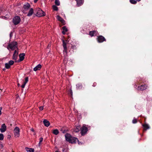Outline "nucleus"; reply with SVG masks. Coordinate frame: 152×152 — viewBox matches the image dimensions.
Instances as JSON below:
<instances>
[{
	"label": "nucleus",
	"instance_id": "obj_1",
	"mask_svg": "<svg viewBox=\"0 0 152 152\" xmlns=\"http://www.w3.org/2000/svg\"><path fill=\"white\" fill-rule=\"evenodd\" d=\"M7 48L8 50H9V49H10L12 50H18L17 43L15 42H13L9 44Z\"/></svg>",
	"mask_w": 152,
	"mask_h": 152
},
{
	"label": "nucleus",
	"instance_id": "obj_29",
	"mask_svg": "<svg viewBox=\"0 0 152 152\" xmlns=\"http://www.w3.org/2000/svg\"><path fill=\"white\" fill-rule=\"evenodd\" d=\"M130 2L132 4H135L137 3V1L135 0H130Z\"/></svg>",
	"mask_w": 152,
	"mask_h": 152
},
{
	"label": "nucleus",
	"instance_id": "obj_4",
	"mask_svg": "<svg viewBox=\"0 0 152 152\" xmlns=\"http://www.w3.org/2000/svg\"><path fill=\"white\" fill-rule=\"evenodd\" d=\"M20 129L18 127H16L14 129L13 132L15 136L16 137L20 136Z\"/></svg>",
	"mask_w": 152,
	"mask_h": 152
},
{
	"label": "nucleus",
	"instance_id": "obj_44",
	"mask_svg": "<svg viewBox=\"0 0 152 152\" xmlns=\"http://www.w3.org/2000/svg\"><path fill=\"white\" fill-rule=\"evenodd\" d=\"M137 1H141V0H136Z\"/></svg>",
	"mask_w": 152,
	"mask_h": 152
},
{
	"label": "nucleus",
	"instance_id": "obj_21",
	"mask_svg": "<svg viewBox=\"0 0 152 152\" xmlns=\"http://www.w3.org/2000/svg\"><path fill=\"white\" fill-rule=\"evenodd\" d=\"M28 81V78L27 77L25 78V81L23 83V84L21 86V87L22 88H24L25 87L26 84Z\"/></svg>",
	"mask_w": 152,
	"mask_h": 152
},
{
	"label": "nucleus",
	"instance_id": "obj_5",
	"mask_svg": "<svg viewBox=\"0 0 152 152\" xmlns=\"http://www.w3.org/2000/svg\"><path fill=\"white\" fill-rule=\"evenodd\" d=\"M12 21L14 24L16 25L19 23L20 21V19L19 16H16L13 19Z\"/></svg>",
	"mask_w": 152,
	"mask_h": 152
},
{
	"label": "nucleus",
	"instance_id": "obj_3",
	"mask_svg": "<svg viewBox=\"0 0 152 152\" xmlns=\"http://www.w3.org/2000/svg\"><path fill=\"white\" fill-rule=\"evenodd\" d=\"M37 15L39 17L45 16V13L41 9L38 8L36 10Z\"/></svg>",
	"mask_w": 152,
	"mask_h": 152
},
{
	"label": "nucleus",
	"instance_id": "obj_43",
	"mask_svg": "<svg viewBox=\"0 0 152 152\" xmlns=\"http://www.w3.org/2000/svg\"><path fill=\"white\" fill-rule=\"evenodd\" d=\"M70 93H71V94H72V91L71 90L70 91Z\"/></svg>",
	"mask_w": 152,
	"mask_h": 152
},
{
	"label": "nucleus",
	"instance_id": "obj_23",
	"mask_svg": "<svg viewBox=\"0 0 152 152\" xmlns=\"http://www.w3.org/2000/svg\"><path fill=\"white\" fill-rule=\"evenodd\" d=\"M63 30L62 31V33L64 34H66V32L68 31V29L66 26H64L62 27Z\"/></svg>",
	"mask_w": 152,
	"mask_h": 152
},
{
	"label": "nucleus",
	"instance_id": "obj_25",
	"mask_svg": "<svg viewBox=\"0 0 152 152\" xmlns=\"http://www.w3.org/2000/svg\"><path fill=\"white\" fill-rule=\"evenodd\" d=\"M33 13V10L32 8H31L30 9L27 15L28 16H31Z\"/></svg>",
	"mask_w": 152,
	"mask_h": 152
},
{
	"label": "nucleus",
	"instance_id": "obj_35",
	"mask_svg": "<svg viewBox=\"0 0 152 152\" xmlns=\"http://www.w3.org/2000/svg\"><path fill=\"white\" fill-rule=\"evenodd\" d=\"M43 106L40 107H39V110H42L43 109Z\"/></svg>",
	"mask_w": 152,
	"mask_h": 152
},
{
	"label": "nucleus",
	"instance_id": "obj_8",
	"mask_svg": "<svg viewBox=\"0 0 152 152\" xmlns=\"http://www.w3.org/2000/svg\"><path fill=\"white\" fill-rule=\"evenodd\" d=\"M14 63V61L12 60L10 61L8 63H6L5 64V67L7 69H9L10 66L12 65Z\"/></svg>",
	"mask_w": 152,
	"mask_h": 152
},
{
	"label": "nucleus",
	"instance_id": "obj_40",
	"mask_svg": "<svg viewBox=\"0 0 152 152\" xmlns=\"http://www.w3.org/2000/svg\"><path fill=\"white\" fill-rule=\"evenodd\" d=\"M38 0H34V2L35 3H36L37 1H38Z\"/></svg>",
	"mask_w": 152,
	"mask_h": 152
},
{
	"label": "nucleus",
	"instance_id": "obj_10",
	"mask_svg": "<svg viewBox=\"0 0 152 152\" xmlns=\"http://www.w3.org/2000/svg\"><path fill=\"white\" fill-rule=\"evenodd\" d=\"M70 141H68L69 143H75L76 142L78 141V139L76 137L72 136V138L70 140Z\"/></svg>",
	"mask_w": 152,
	"mask_h": 152
},
{
	"label": "nucleus",
	"instance_id": "obj_14",
	"mask_svg": "<svg viewBox=\"0 0 152 152\" xmlns=\"http://www.w3.org/2000/svg\"><path fill=\"white\" fill-rule=\"evenodd\" d=\"M65 137L66 140L68 141H70V140L72 138V136L69 134H66L65 135Z\"/></svg>",
	"mask_w": 152,
	"mask_h": 152
},
{
	"label": "nucleus",
	"instance_id": "obj_11",
	"mask_svg": "<svg viewBox=\"0 0 152 152\" xmlns=\"http://www.w3.org/2000/svg\"><path fill=\"white\" fill-rule=\"evenodd\" d=\"M98 41L99 42H102L106 41L105 38L102 36H100L98 37L97 38Z\"/></svg>",
	"mask_w": 152,
	"mask_h": 152
},
{
	"label": "nucleus",
	"instance_id": "obj_37",
	"mask_svg": "<svg viewBox=\"0 0 152 152\" xmlns=\"http://www.w3.org/2000/svg\"><path fill=\"white\" fill-rule=\"evenodd\" d=\"M31 130L32 132H34L35 131L34 130L33 128H32L31 129Z\"/></svg>",
	"mask_w": 152,
	"mask_h": 152
},
{
	"label": "nucleus",
	"instance_id": "obj_28",
	"mask_svg": "<svg viewBox=\"0 0 152 152\" xmlns=\"http://www.w3.org/2000/svg\"><path fill=\"white\" fill-rule=\"evenodd\" d=\"M80 129V127L79 126H77L75 129V131L76 132H77L79 131Z\"/></svg>",
	"mask_w": 152,
	"mask_h": 152
},
{
	"label": "nucleus",
	"instance_id": "obj_6",
	"mask_svg": "<svg viewBox=\"0 0 152 152\" xmlns=\"http://www.w3.org/2000/svg\"><path fill=\"white\" fill-rule=\"evenodd\" d=\"M88 131L87 128L83 125L81 129V134L82 135H85Z\"/></svg>",
	"mask_w": 152,
	"mask_h": 152
},
{
	"label": "nucleus",
	"instance_id": "obj_13",
	"mask_svg": "<svg viewBox=\"0 0 152 152\" xmlns=\"http://www.w3.org/2000/svg\"><path fill=\"white\" fill-rule=\"evenodd\" d=\"M147 86L146 85H141L138 87V90L143 91L147 88Z\"/></svg>",
	"mask_w": 152,
	"mask_h": 152
},
{
	"label": "nucleus",
	"instance_id": "obj_7",
	"mask_svg": "<svg viewBox=\"0 0 152 152\" xmlns=\"http://www.w3.org/2000/svg\"><path fill=\"white\" fill-rule=\"evenodd\" d=\"M30 7V5L28 3H26V4L24 5L22 11L23 13H26V11Z\"/></svg>",
	"mask_w": 152,
	"mask_h": 152
},
{
	"label": "nucleus",
	"instance_id": "obj_12",
	"mask_svg": "<svg viewBox=\"0 0 152 152\" xmlns=\"http://www.w3.org/2000/svg\"><path fill=\"white\" fill-rule=\"evenodd\" d=\"M7 126L5 124H3L1 125L0 130L1 132H4L6 130Z\"/></svg>",
	"mask_w": 152,
	"mask_h": 152
},
{
	"label": "nucleus",
	"instance_id": "obj_27",
	"mask_svg": "<svg viewBox=\"0 0 152 152\" xmlns=\"http://www.w3.org/2000/svg\"><path fill=\"white\" fill-rule=\"evenodd\" d=\"M142 126H143L144 129L147 130L149 128V126L147 124H143Z\"/></svg>",
	"mask_w": 152,
	"mask_h": 152
},
{
	"label": "nucleus",
	"instance_id": "obj_26",
	"mask_svg": "<svg viewBox=\"0 0 152 152\" xmlns=\"http://www.w3.org/2000/svg\"><path fill=\"white\" fill-rule=\"evenodd\" d=\"M77 2L78 6H80L81 5L83 4V3L82 0H77Z\"/></svg>",
	"mask_w": 152,
	"mask_h": 152
},
{
	"label": "nucleus",
	"instance_id": "obj_19",
	"mask_svg": "<svg viewBox=\"0 0 152 152\" xmlns=\"http://www.w3.org/2000/svg\"><path fill=\"white\" fill-rule=\"evenodd\" d=\"M58 20L61 22L63 25L65 24V22L64 20L58 15Z\"/></svg>",
	"mask_w": 152,
	"mask_h": 152
},
{
	"label": "nucleus",
	"instance_id": "obj_20",
	"mask_svg": "<svg viewBox=\"0 0 152 152\" xmlns=\"http://www.w3.org/2000/svg\"><path fill=\"white\" fill-rule=\"evenodd\" d=\"M41 67L42 66L41 65L39 64L34 68V70L36 71L38 70H39L41 69Z\"/></svg>",
	"mask_w": 152,
	"mask_h": 152
},
{
	"label": "nucleus",
	"instance_id": "obj_18",
	"mask_svg": "<svg viewBox=\"0 0 152 152\" xmlns=\"http://www.w3.org/2000/svg\"><path fill=\"white\" fill-rule=\"evenodd\" d=\"M97 34V32L96 31H93L90 32L89 34L91 36H96Z\"/></svg>",
	"mask_w": 152,
	"mask_h": 152
},
{
	"label": "nucleus",
	"instance_id": "obj_41",
	"mask_svg": "<svg viewBox=\"0 0 152 152\" xmlns=\"http://www.w3.org/2000/svg\"><path fill=\"white\" fill-rule=\"evenodd\" d=\"M18 86H19V87L20 86V85L19 83H18Z\"/></svg>",
	"mask_w": 152,
	"mask_h": 152
},
{
	"label": "nucleus",
	"instance_id": "obj_31",
	"mask_svg": "<svg viewBox=\"0 0 152 152\" xmlns=\"http://www.w3.org/2000/svg\"><path fill=\"white\" fill-rule=\"evenodd\" d=\"M137 122V119L134 118L132 121V123L133 124H135Z\"/></svg>",
	"mask_w": 152,
	"mask_h": 152
},
{
	"label": "nucleus",
	"instance_id": "obj_32",
	"mask_svg": "<svg viewBox=\"0 0 152 152\" xmlns=\"http://www.w3.org/2000/svg\"><path fill=\"white\" fill-rule=\"evenodd\" d=\"M43 138L42 137H41L39 138V144L40 145L41 144L42 142V141L43 140Z\"/></svg>",
	"mask_w": 152,
	"mask_h": 152
},
{
	"label": "nucleus",
	"instance_id": "obj_45",
	"mask_svg": "<svg viewBox=\"0 0 152 152\" xmlns=\"http://www.w3.org/2000/svg\"><path fill=\"white\" fill-rule=\"evenodd\" d=\"M55 152H57V151H56Z\"/></svg>",
	"mask_w": 152,
	"mask_h": 152
},
{
	"label": "nucleus",
	"instance_id": "obj_46",
	"mask_svg": "<svg viewBox=\"0 0 152 152\" xmlns=\"http://www.w3.org/2000/svg\"><path fill=\"white\" fill-rule=\"evenodd\" d=\"M57 133L58 134V132Z\"/></svg>",
	"mask_w": 152,
	"mask_h": 152
},
{
	"label": "nucleus",
	"instance_id": "obj_36",
	"mask_svg": "<svg viewBox=\"0 0 152 152\" xmlns=\"http://www.w3.org/2000/svg\"><path fill=\"white\" fill-rule=\"evenodd\" d=\"M2 108L1 107H0V115H1V111L2 110Z\"/></svg>",
	"mask_w": 152,
	"mask_h": 152
},
{
	"label": "nucleus",
	"instance_id": "obj_2",
	"mask_svg": "<svg viewBox=\"0 0 152 152\" xmlns=\"http://www.w3.org/2000/svg\"><path fill=\"white\" fill-rule=\"evenodd\" d=\"M68 39L67 40H64L63 39H62V41L63 43V46L64 48V50L63 52L65 56H67V49L66 46V42H68L69 41V40H68Z\"/></svg>",
	"mask_w": 152,
	"mask_h": 152
},
{
	"label": "nucleus",
	"instance_id": "obj_24",
	"mask_svg": "<svg viewBox=\"0 0 152 152\" xmlns=\"http://www.w3.org/2000/svg\"><path fill=\"white\" fill-rule=\"evenodd\" d=\"M25 149L27 152H34V149L32 148L26 147L25 148Z\"/></svg>",
	"mask_w": 152,
	"mask_h": 152
},
{
	"label": "nucleus",
	"instance_id": "obj_39",
	"mask_svg": "<svg viewBox=\"0 0 152 152\" xmlns=\"http://www.w3.org/2000/svg\"><path fill=\"white\" fill-rule=\"evenodd\" d=\"M60 4V2L58 0V6Z\"/></svg>",
	"mask_w": 152,
	"mask_h": 152
},
{
	"label": "nucleus",
	"instance_id": "obj_38",
	"mask_svg": "<svg viewBox=\"0 0 152 152\" xmlns=\"http://www.w3.org/2000/svg\"><path fill=\"white\" fill-rule=\"evenodd\" d=\"M51 46V44L49 43L48 44V46H47V48H49Z\"/></svg>",
	"mask_w": 152,
	"mask_h": 152
},
{
	"label": "nucleus",
	"instance_id": "obj_22",
	"mask_svg": "<svg viewBox=\"0 0 152 152\" xmlns=\"http://www.w3.org/2000/svg\"><path fill=\"white\" fill-rule=\"evenodd\" d=\"M43 122L44 125L47 127H48L50 125V123L49 121L46 119L44 120Z\"/></svg>",
	"mask_w": 152,
	"mask_h": 152
},
{
	"label": "nucleus",
	"instance_id": "obj_33",
	"mask_svg": "<svg viewBox=\"0 0 152 152\" xmlns=\"http://www.w3.org/2000/svg\"><path fill=\"white\" fill-rule=\"evenodd\" d=\"M53 133L55 135H57V129L54 130L53 132Z\"/></svg>",
	"mask_w": 152,
	"mask_h": 152
},
{
	"label": "nucleus",
	"instance_id": "obj_16",
	"mask_svg": "<svg viewBox=\"0 0 152 152\" xmlns=\"http://www.w3.org/2000/svg\"><path fill=\"white\" fill-rule=\"evenodd\" d=\"M55 3L56 5H53L52 7L53 11H57V0H55Z\"/></svg>",
	"mask_w": 152,
	"mask_h": 152
},
{
	"label": "nucleus",
	"instance_id": "obj_42",
	"mask_svg": "<svg viewBox=\"0 0 152 152\" xmlns=\"http://www.w3.org/2000/svg\"><path fill=\"white\" fill-rule=\"evenodd\" d=\"M34 132V135H35L36 134L35 132Z\"/></svg>",
	"mask_w": 152,
	"mask_h": 152
},
{
	"label": "nucleus",
	"instance_id": "obj_15",
	"mask_svg": "<svg viewBox=\"0 0 152 152\" xmlns=\"http://www.w3.org/2000/svg\"><path fill=\"white\" fill-rule=\"evenodd\" d=\"M65 137L66 140L68 141H70V140L72 138V136L69 134H66L65 135Z\"/></svg>",
	"mask_w": 152,
	"mask_h": 152
},
{
	"label": "nucleus",
	"instance_id": "obj_34",
	"mask_svg": "<svg viewBox=\"0 0 152 152\" xmlns=\"http://www.w3.org/2000/svg\"><path fill=\"white\" fill-rule=\"evenodd\" d=\"M76 86H77V87H78V88H82V86L81 85H80V84H77L76 85Z\"/></svg>",
	"mask_w": 152,
	"mask_h": 152
},
{
	"label": "nucleus",
	"instance_id": "obj_9",
	"mask_svg": "<svg viewBox=\"0 0 152 152\" xmlns=\"http://www.w3.org/2000/svg\"><path fill=\"white\" fill-rule=\"evenodd\" d=\"M18 50H15L14 53L12 56V59L16 61L17 59L18 55Z\"/></svg>",
	"mask_w": 152,
	"mask_h": 152
},
{
	"label": "nucleus",
	"instance_id": "obj_30",
	"mask_svg": "<svg viewBox=\"0 0 152 152\" xmlns=\"http://www.w3.org/2000/svg\"><path fill=\"white\" fill-rule=\"evenodd\" d=\"M4 135L3 134L0 133V140H2L4 139Z\"/></svg>",
	"mask_w": 152,
	"mask_h": 152
},
{
	"label": "nucleus",
	"instance_id": "obj_17",
	"mask_svg": "<svg viewBox=\"0 0 152 152\" xmlns=\"http://www.w3.org/2000/svg\"><path fill=\"white\" fill-rule=\"evenodd\" d=\"M25 54L24 53H21L19 54V57L20 61H23L24 58Z\"/></svg>",
	"mask_w": 152,
	"mask_h": 152
}]
</instances>
